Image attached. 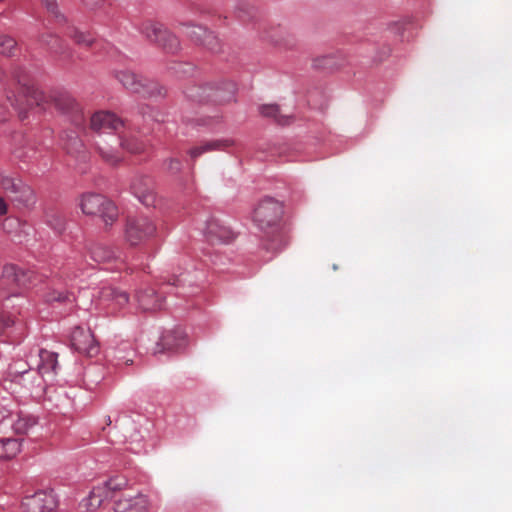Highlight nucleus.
I'll list each match as a JSON object with an SVG mask.
<instances>
[{
    "mask_svg": "<svg viewBox=\"0 0 512 512\" xmlns=\"http://www.w3.org/2000/svg\"><path fill=\"white\" fill-rule=\"evenodd\" d=\"M123 126L124 122L112 112L98 111L90 117L89 127L96 134L93 145L100 157L110 165L121 161V155L115 146L119 139L113 132H118Z\"/></svg>",
    "mask_w": 512,
    "mask_h": 512,
    "instance_id": "f257e3e1",
    "label": "nucleus"
},
{
    "mask_svg": "<svg viewBox=\"0 0 512 512\" xmlns=\"http://www.w3.org/2000/svg\"><path fill=\"white\" fill-rule=\"evenodd\" d=\"M282 215V204L270 197L262 199L253 211L254 224L265 234L264 248L267 251H278L286 245L281 231Z\"/></svg>",
    "mask_w": 512,
    "mask_h": 512,
    "instance_id": "f03ea898",
    "label": "nucleus"
},
{
    "mask_svg": "<svg viewBox=\"0 0 512 512\" xmlns=\"http://www.w3.org/2000/svg\"><path fill=\"white\" fill-rule=\"evenodd\" d=\"M0 187L18 209L32 210L37 203L35 190L19 177L0 173Z\"/></svg>",
    "mask_w": 512,
    "mask_h": 512,
    "instance_id": "7ed1b4c3",
    "label": "nucleus"
},
{
    "mask_svg": "<svg viewBox=\"0 0 512 512\" xmlns=\"http://www.w3.org/2000/svg\"><path fill=\"white\" fill-rule=\"evenodd\" d=\"M235 89V84L232 82L206 83L187 88L185 95L188 99L199 103L222 104L232 100Z\"/></svg>",
    "mask_w": 512,
    "mask_h": 512,
    "instance_id": "20e7f679",
    "label": "nucleus"
},
{
    "mask_svg": "<svg viewBox=\"0 0 512 512\" xmlns=\"http://www.w3.org/2000/svg\"><path fill=\"white\" fill-rule=\"evenodd\" d=\"M79 205L85 215L100 217L105 227L111 226L118 219L116 205L101 194H84L80 199Z\"/></svg>",
    "mask_w": 512,
    "mask_h": 512,
    "instance_id": "39448f33",
    "label": "nucleus"
},
{
    "mask_svg": "<svg viewBox=\"0 0 512 512\" xmlns=\"http://www.w3.org/2000/svg\"><path fill=\"white\" fill-rule=\"evenodd\" d=\"M141 35L150 43L161 48L166 53H175L180 48V42L164 24L146 20L139 27Z\"/></svg>",
    "mask_w": 512,
    "mask_h": 512,
    "instance_id": "423d86ee",
    "label": "nucleus"
},
{
    "mask_svg": "<svg viewBox=\"0 0 512 512\" xmlns=\"http://www.w3.org/2000/svg\"><path fill=\"white\" fill-rule=\"evenodd\" d=\"M33 272L25 271L13 264L5 265L2 271L0 297L17 296L32 284Z\"/></svg>",
    "mask_w": 512,
    "mask_h": 512,
    "instance_id": "0eeeda50",
    "label": "nucleus"
},
{
    "mask_svg": "<svg viewBox=\"0 0 512 512\" xmlns=\"http://www.w3.org/2000/svg\"><path fill=\"white\" fill-rule=\"evenodd\" d=\"M127 485V481L121 477L111 478L108 481L92 488L82 505L87 510H96L108 498L117 499L118 494Z\"/></svg>",
    "mask_w": 512,
    "mask_h": 512,
    "instance_id": "6e6552de",
    "label": "nucleus"
},
{
    "mask_svg": "<svg viewBox=\"0 0 512 512\" xmlns=\"http://www.w3.org/2000/svg\"><path fill=\"white\" fill-rule=\"evenodd\" d=\"M116 78L128 90L144 97L162 95L164 88L157 82L146 79L131 71L117 72Z\"/></svg>",
    "mask_w": 512,
    "mask_h": 512,
    "instance_id": "1a4fd4ad",
    "label": "nucleus"
},
{
    "mask_svg": "<svg viewBox=\"0 0 512 512\" xmlns=\"http://www.w3.org/2000/svg\"><path fill=\"white\" fill-rule=\"evenodd\" d=\"M156 234V225L146 216L129 217L125 226V239L131 246L139 245Z\"/></svg>",
    "mask_w": 512,
    "mask_h": 512,
    "instance_id": "9d476101",
    "label": "nucleus"
},
{
    "mask_svg": "<svg viewBox=\"0 0 512 512\" xmlns=\"http://www.w3.org/2000/svg\"><path fill=\"white\" fill-rule=\"evenodd\" d=\"M53 106L63 114L69 116L70 121L76 127H83L85 123L84 113L76 100L66 92H57L51 96Z\"/></svg>",
    "mask_w": 512,
    "mask_h": 512,
    "instance_id": "9b49d317",
    "label": "nucleus"
},
{
    "mask_svg": "<svg viewBox=\"0 0 512 512\" xmlns=\"http://www.w3.org/2000/svg\"><path fill=\"white\" fill-rule=\"evenodd\" d=\"M152 506L148 496L140 493L131 495L121 490L115 499L113 509L114 512H150Z\"/></svg>",
    "mask_w": 512,
    "mask_h": 512,
    "instance_id": "f8f14e48",
    "label": "nucleus"
},
{
    "mask_svg": "<svg viewBox=\"0 0 512 512\" xmlns=\"http://www.w3.org/2000/svg\"><path fill=\"white\" fill-rule=\"evenodd\" d=\"M70 341L74 350L85 356L93 357L99 352V345L89 328L75 327Z\"/></svg>",
    "mask_w": 512,
    "mask_h": 512,
    "instance_id": "ddd939ff",
    "label": "nucleus"
},
{
    "mask_svg": "<svg viewBox=\"0 0 512 512\" xmlns=\"http://www.w3.org/2000/svg\"><path fill=\"white\" fill-rule=\"evenodd\" d=\"M58 505L54 492L38 491L31 496H26L22 501V507L26 512H51Z\"/></svg>",
    "mask_w": 512,
    "mask_h": 512,
    "instance_id": "4468645a",
    "label": "nucleus"
},
{
    "mask_svg": "<svg viewBox=\"0 0 512 512\" xmlns=\"http://www.w3.org/2000/svg\"><path fill=\"white\" fill-rule=\"evenodd\" d=\"M186 345L187 335L182 328L177 327L163 333L154 353L173 352L184 348Z\"/></svg>",
    "mask_w": 512,
    "mask_h": 512,
    "instance_id": "2eb2a0df",
    "label": "nucleus"
},
{
    "mask_svg": "<svg viewBox=\"0 0 512 512\" xmlns=\"http://www.w3.org/2000/svg\"><path fill=\"white\" fill-rule=\"evenodd\" d=\"M132 193L145 206L155 204L156 196L154 193V183L151 178L146 176L136 177L131 184Z\"/></svg>",
    "mask_w": 512,
    "mask_h": 512,
    "instance_id": "dca6fc26",
    "label": "nucleus"
},
{
    "mask_svg": "<svg viewBox=\"0 0 512 512\" xmlns=\"http://www.w3.org/2000/svg\"><path fill=\"white\" fill-rule=\"evenodd\" d=\"M204 233L211 242L228 243L234 238L233 232L216 219L207 222Z\"/></svg>",
    "mask_w": 512,
    "mask_h": 512,
    "instance_id": "f3484780",
    "label": "nucleus"
},
{
    "mask_svg": "<svg viewBox=\"0 0 512 512\" xmlns=\"http://www.w3.org/2000/svg\"><path fill=\"white\" fill-rule=\"evenodd\" d=\"M135 298L143 311H155L162 307V299L152 288L137 291Z\"/></svg>",
    "mask_w": 512,
    "mask_h": 512,
    "instance_id": "a211bd4d",
    "label": "nucleus"
},
{
    "mask_svg": "<svg viewBox=\"0 0 512 512\" xmlns=\"http://www.w3.org/2000/svg\"><path fill=\"white\" fill-rule=\"evenodd\" d=\"M99 301L102 303L112 302L116 307H123L129 301L126 292L117 290L113 287H104L99 292Z\"/></svg>",
    "mask_w": 512,
    "mask_h": 512,
    "instance_id": "6ab92c4d",
    "label": "nucleus"
},
{
    "mask_svg": "<svg viewBox=\"0 0 512 512\" xmlns=\"http://www.w3.org/2000/svg\"><path fill=\"white\" fill-rule=\"evenodd\" d=\"M230 145H232V142L229 140H211L190 149L189 155L195 160L203 153L222 150Z\"/></svg>",
    "mask_w": 512,
    "mask_h": 512,
    "instance_id": "aec40b11",
    "label": "nucleus"
},
{
    "mask_svg": "<svg viewBox=\"0 0 512 512\" xmlns=\"http://www.w3.org/2000/svg\"><path fill=\"white\" fill-rule=\"evenodd\" d=\"M40 363L37 366L39 374L42 376L55 372L57 368V354L49 352L47 350H41L39 352Z\"/></svg>",
    "mask_w": 512,
    "mask_h": 512,
    "instance_id": "412c9836",
    "label": "nucleus"
},
{
    "mask_svg": "<svg viewBox=\"0 0 512 512\" xmlns=\"http://www.w3.org/2000/svg\"><path fill=\"white\" fill-rule=\"evenodd\" d=\"M20 442L17 439L7 438L0 440V459L8 460L20 452Z\"/></svg>",
    "mask_w": 512,
    "mask_h": 512,
    "instance_id": "4be33fe9",
    "label": "nucleus"
},
{
    "mask_svg": "<svg viewBox=\"0 0 512 512\" xmlns=\"http://www.w3.org/2000/svg\"><path fill=\"white\" fill-rule=\"evenodd\" d=\"M91 257L95 262L98 263H109L112 260L120 261V263H123L120 260L119 255H116V253L113 250L105 246H96L91 251Z\"/></svg>",
    "mask_w": 512,
    "mask_h": 512,
    "instance_id": "5701e85b",
    "label": "nucleus"
},
{
    "mask_svg": "<svg viewBox=\"0 0 512 512\" xmlns=\"http://www.w3.org/2000/svg\"><path fill=\"white\" fill-rule=\"evenodd\" d=\"M256 12V7L248 1H238L234 6V14L242 22L251 20L256 15Z\"/></svg>",
    "mask_w": 512,
    "mask_h": 512,
    "instance_id": "b1692460",
    "label": "nucleus"
},
{
    "mask_svg": "<svg viewBox=\"0 0 512 512\" xmlns=\"http://www.w3.org/2000/svg\"><path fill=\"white\" fill-rule=\"evenodd\" d=\"M45 301L47 303L73 304L75 302V295L66 290L52 289L45 294Z\"/></svg>",
    "mask_w": 512,
    "mask_h": 512,
    "instance_id": "393cba45",
    "label": "nucleus"
},
{
    "mask_svg": "<svg viewBox=\"0 0 512 512\" xmlns=\"http://www.w3.org/2000/svg\"><path fill=\"white\" fill-rule=\"evenodd\" d=\"M39 42L47 46L54 53L65 55V49L62 46L60 39L50 32L43 33L39 37Z\"/></svg>",
    "mask_w": 512,
    "mask_h": 512,
    "instance_id": "a878e982",
    "label": "nucleus"
},
{
    "mask_svg": "<svg viewBox=\"0 0 512 512\" xmlns=\"http://www.w3.org/2000/svg\"><path fill=\"white\" fill-rule=\"evenodd\" d=\"M182 33L189 37L195 43H199L202 41L204 34H206V28L200 25H195L192 23H183L181 24Z\"/></svg>",
    "mask_w": 512,
    "mask_h": 512,
    "instance_id": "bb28decb",
    "label": "nucleus"
},
{
    "mask_svg": "<svg viewBox=\"0 0 512 512\" xmlns=\"http://www.w3.org/2000/svg\"><path fill=\"white\" fill-rule=\"evenodd\" d=\"M119 142L115 145H121L124 149L130 153H141L145 149V144L135 136H124L118 138Z\"/></svg>",
    "mask_w": 512,
    "mask_h": 512,
    "instance_id": "cd10ccee",
    "label": "nucleus"
},
{
    "mask_svg": "<svg viewBox=\"0 0 512 512\" xmlns=\"http://www.w3.org/2000/svg\"><path fill=\"white\" fill-rule=\"evenodd\" d=\"M17 41L8 34H0V55L12 57L17 51Z\"/></svg>",
    "mask_w": 512,
    "mask_h": 512,
    "instance_id": "c85d7f7f",
    "label": "nucleus"
},
{
    "mask_svg": "<svg viewBox=\"0 0 512 512\" xmlns=\"http://www.w3.org/2000/svg\"><path fill=\"white\" fill-rule=\"evenodd\" d=\"M36 424V419L30 415H19L13 423V429L17 434H26Z\"/></svg>",
    "mask_w": 512,
    "mask_h": 512,
    "instance_id": "c756f323",
    "label": "nucleus"
},
{
    "mask_svg": "<svg viewBox=\"0 0 512 512\" xmlns=\"http://www.w3.org/2000/svg\"><path fill=\"white\" fill-rule=\"evenodd\" d=\"M260 112L263 116L274 118L280 124H286L284 117L280 115V110L277 105H263L260 107Z\"/></svg>",
    "mask_w": 512,
    "mask_h": 512,
    "instance_id": "7c9ffc66",
    "label": "nucleus"
},
{
    "mask_svg": "<svg viewBox=\"0 0 512 512\" xmlns=\"http://www.w3.org/2000/svg\"><path fill=\"white\" fill-rule=\"evenodd\" d=\"M200 44L207 47L212 52H218L220 50V41L217 38V36L206 29V34H204V37L202 38V41Z\"/></svg>",
    "mask_w": 512,
    "mask_h": 512,
    "instance_id": "2f4dec72",
    "label": "nucleus"
},
{
    "mask_svg": "<svg viewBox=\"0 0 512 512\" xmlns=\"http://www.w3.org/2000/svg\"><path fill=\"white\" fill-rule=\"evenodd\" d=\"M68 35L79 45L91 46L94 42V38L91 35L80 32L77 29H72Z\"/></svg>",
    "mask_w": 512,
    "mask_h": 512,
    "instance_id": "473e14b6",
    "label": "nucleus"
},
{
    "mask_svg": "<svg viewBox=\"0 0 512 512\" xmlns=\"http://www.w3.org/2000/svg\"><path fill=\"white\" fill-rule=\"evenodd\" d=\"M12 79L21 86H26L28 83L27 72L19 66H13L10 71Z\"/></svg>",
    "mask_w": 512,
    "mask_h": 512,
    "instance_id": "72a5a7b5",
    "label": "nucleus"
},
{
    "mask_svg": "<svg viewBox=\"0 0 512 512\" xmlns=\"http://www.w3.org/2000/svg\"><path fill=\"white\" fill-rule=\"evenodd\" d=\"M46 222L50 225L54 230L61 232L64 229V219L62 216L51 213L46 215Z\"/></svg>",
    "mask_w": 512,
    "mask_h": 512,
    "instance_id": "f704fd0d",
    "label": "nucleus"
},
{
    "mask_svg": "<svg viewBox=\"0 0 512 512\" xmlns=\"http://www.w3.org/2000/svg\"><path fill=\"white\" fill-rule=\"evenodd\" d=\"M48 12L59 22L65 21V17L58 10L56 0H42Z\"/></svg>",
    "mask_w": 512,
    "mask_h": 512,
    "instance_id": "c9c22d12",
    "label": "nucleus"
},
{
    "mask_svg": "<svg viewBox=\"0 0 512 512\" xmlns=\"http://www.w3.org/2000/svg\"><path fill=\"white\" fill-rule=\"evenodd\" d=\"M166 168L172 173H176L181 169V162L178 159L171 158L166 162Z\"/></svg>",
    "mask_w": 512,
    "mask_h": 512,
    "instance_id": "e433bc0d",
    "label": "nucleus"
},
{
    "mask_svg": "<svg viewBox=\"0 0 512 512\" xmlns=\"http://www.w3.org/2000/svg\"><path fill=\"white\" fill-rule=\"evenodd\" d=\"M14 323V320L7 315H0V334L4 333L6 328L10 327Z\"/></svg>",
    "mask_w": 512,
    "mask_h": 512,
    "instance_id": "4c0bfd02",
    "label": "nucleus"
},
{
    "mask_svg": "<svg viewBox=\"0 0 512 512\" xmlns=\"http://www.w3.org/2000/svg\"><path fill=\"white\" fill-rule=\"evenodd\" d=\"M10 111L7 106L0 103V122H4L9 118Z\"/></svg>",
    "mask_w": 512,
    "mask_h": 512,
    "instance_id": "58836bf2",
    "label": "nucleus"
},
{
    "mask_svg": "<svg viewBox=\"0 0 512 512\" xmlns=\"http://www.w3.org/2000/svg\"><path fill=\"white\" fill-rule=\"evenodd\" d=\"M8 212V204L6 200L0 196V216L6 215Z\"/></svg>",
    "mask_w": 512,
    "mask_h": 512,
    "instance_id": "ea45409f",
    "label": "nucleus"
},
{
    "mask_svg": "<svg viewBox=\"0 0 512 512\" xmlns=\"http://www.w3.org/2000/svg\"><path fill=\"white\" fill-rule=\"evenodd\" d=\"M11 105L14 107V109H17V110H18V114H19L20 119H22V120H23V119H25V118L27 117L26 112H25L23 109L18 108V107H17V106H15V104H13V103H11Z\"/></svg>",
    "mask_w": 512,
    "mask_h": 512,
    "instance_id": "a19ab883",
    "label": "nucleus"
},
{
    "mask_svg": "<svg viewBox=\"0 0 512 512\" xmlns=\"http://www.w3.org/2000/svg\"><path fill=\"white\" fill-rule=\"evenodd\" d=\"M84 2L86 3V5H96L97 2L93 1V0H84Z\"/></svg>",
    "mask_w": 512,
    "mask_h": 512,
    "instance_id": "79ce46f5",
    "label": "nucleus"
},
{
    "mask_svg": "<svg viewBox=\"0 0 512 512\" xmlns=\"http://www.w3.org/2000/svg\"><path fill=\"white\" fill-rule=\"evenodd\" d=\"M179 281H180V280H179L178 278H177V279H174V281H173L171 284H172V285H178V282H179Z\"/></svg>",
    "mask_w": 512,
    "mask_h": 512,
    "instance_id": "37998d69",
    "label": "nucleus"
}]
</instances>
